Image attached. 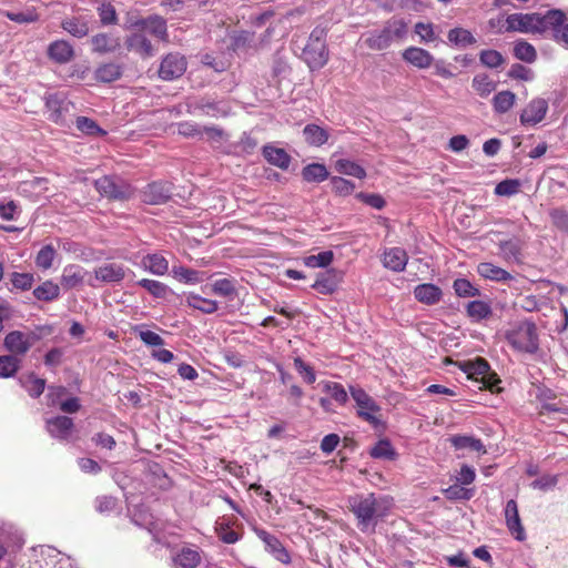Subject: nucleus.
I'll use <instances>...</instances> for the list:
<instances>
[{"instance_id":"21","label":"nucleus","mask_w":568,"mask_h":568,"mask_svg":"<svg viewBox=\"0 0 568 568\" xmlns=\"http://www.w3.org/2000/svg\"><path fill=\"white\" fill-rule=\"evenodd\" d=\"M171 186L163 182L148 184L142 192L143 202L152 205L163 204L171 197Z\"/></svg>"},{"instance_id":"27","label":"nucleus","mask_w":568,"mask_h":568,"mask_svg":"<svg viewBox=\"0 0 568 568\" xmlns=\"http://www.w3.org/2000/svg\"><path fill=\"white\" fill-rule=\"evenodd\" d=\"M442 290L432 283L419 284L414 290L415 298L426 305H434L442 298Z\"/></svg>"},{"instance_id":"41","label":"nucleus","mask_w":568,"mask_h":568,"mask_svg":"<svg viewBox=\"0 0 568 568\" xmlns=\"http://www.w3.org/2000/svg\"><path fill=\"white\" fill-rule=\"evenodd\" d=\"M33 296L42 302H51L60 296V286L48 280L33 290Z\"/></svg>"},{"instance_id":"8","label":"nucleus","mask_w":568,"mask_h":568,"mask_svg":"<svg viewBox=\"0 0 568 568\" xmlns=\"http://www.w3.org/2000/svg\"><path fill=\"white\" fill-rule=\"evenodd\" d=\"M94 186L102 196L111 200H128L133 193L131 185L115 175H104L95 180Z\"/></svg>"},{"instance_id":"53","label":"nucleus","mask_w":568,"mask_h":568,"mask_svg":"<svg viewBox=\"0 0 568 568\" xmlns=\"http://www.w3.org/2000/svg\"><path fill=\"white\" fill-rule=\"evenodd\" d=\"M467 314L474 321H481L491 314V308L484 301H471L467 304Z\"/></svg>"},{"instance_id":"52","label":"nucleus","mask_w":568,"mask_h":568,"mask_svg":"<svg viewBox=\"0 0 568 568\" xmlns=\"http://www.w3.org/2000/svg\"><path fill=\"white\" fill-rule=\"evenodd\" d=\"M334 260V253L332 251H323L316 255H308L303 258L305 266L310 268H324L327 267Z\"/></svg>"},{"instance_id":"26","label":"nucleus","mask_w":568,"mask_h":568,"mask_svg":"<svg viewBox=\"0 0 568 568\" xmlns=\"http://www.w3.org/2000/svg\"><path fill=\"white\" fill-rule=\"evenodd\" d=\"M92 50L98 53L115 52L120 45V38L109 33H98L91 38Z\"/></svg>"},{"instance_id":"46","label":"nucleus","mask_w":568,"mask_h":568,"mask_svg":"<svg viewBox=\"0 0 568 568\" xmlns=\"http://www.w3.org/2000/svg\"><path fill=\"white\" fill-rule=\"evenodd\" d=\"M329 173L324 164L312 163L303 168L302 176L306 182L320 183L328 178Z\"/></svg>"},{"instance_id":"39","label":"nucleus","mask_w":568,"mask_h":568,"mask_svg":"<svg viewBox=\"0 0 568 568\" xmlns=\"http://www.w3.org/2000/svg\"><path fill=\"white\" fill-rule=\"evenodd\" d=\"M471 87L480 98H487L496 90L497 83L486 73L473 78Z\"/></svg>"},{"instance_id":"51","label":"nucleus","mask_w":568,"mask_h":568,"mask_svg":"<svg viewBox=\"0 0 568 568\" xmlns=\"http://www.w3.org/2000/svg\"><path fill=\"white\" fill-rule=\"evenodd\" d=\"M75 126L79 131L91 136H104L106 131L99 126V124L87 116H78L75 120Z\"/></svg>"},{"instance_id":"58","label":"nucleus","mask_w":568,"mask_h":568,"mask_svg":"<svg viewBox=\"0 0 568 568\" xmlns=\"http://www.w3.org/2000/svg\"><path fill=\"white\" fill-rule=\"evenodd\" d=\"M453 288L459 297H474L479 295V290L476 288L468 280L457 278L454 281Z\"/></svg>"},{"instance_id":"31","label":"nucleus","mask_w":568,"mask_h":568,"mask_svg":"<svg viewBox=\"0 0 568 568\" xmlns=\"http://www.w3.org/2000/svg\"><path fill=\"white\" fill-rule=\"evenodd\" d=\"M201 561L200 551L196 548L184 547L173 557L174 568H196Z\"/></svg>"},{"instance_id":"3","label":"nucleus","mask_w":568,"mask_h":568,"mask_svg":"<svg viewBox=\"0 0 568 568\" xmlns=\"http://www.w3.org/2000/svg\"><path fill=\"white\" fill-rule=\"evenodd\" d=\"M407 33V23L403 19L393 18L379 30L365 32L361 40L371 50L382 51L392 45L393 42L402 40Z\"/></svg>"},{"instance_id":"17","label":"nucleus","mask_w":568,"mask_h":568,"mask_svg":"<svg viewBox=\"0 0 568 568\" xmlns=\"http://www.w3.org/2000/svg\"><path fill=\"white\" fill-rule=\"evenodd\" d=\"M74 428V423L68 416H54L45 420V429L52 438L69 440Z\"/></svg>"},{"instance_id":"64","label":"nucleus","mask_w":568,"mask_h":568,"mask_svg":"<svg viewBox=\"0 0 568 568\" xmlns=\"http://www.w3.org/2000/svg\"><path fill=\"white\" fill-rule=\"evenodd\" d=\"M294 367L307 384H313L316 381V374L313 367L301 357L294 358Z\"/></svg>"},{"instance_id":"61","label":"nucleus","mask_w":568,"mask_h":568,"mask_svg":"<svg viewBox=\"0 0 568 568\" xmlns=\"http://www.w3.org/2000/svg\"><path fill=\"white\" fill-rule=\"evenodd\" d=\"M520 190V182L515 179H507L499 182L495 187V193L500 196H511Z\"/></svg>"},{"instance_id":"5","label":"nucleus","mask_w":568,"mask_h":568,"mask_svg":"<svg viewBox=\"0 0 568 568\" xmlns=\"http://www.w3.org/2000/svg\"><path fill=\"white\" fill-rule=\"evenodd\" d=\"M348 390L356 404L357 416L374 427H377L381 424V419L377 416L382 409L381 406L357 385H349Z\"/></svg>"},{"instance_id":"36","label":"nucleus","mask_w":568,"mask_h":568,"mask_svg":"<svg viewBox=\"0 0 568 568\" xmlns=\"http://www.w3.org/2000/svg\"><path fill=\"white\" fill-rule=\"evenodd\" d=\"M173 276L185 284H197L209 278L205 272L187 268L184 266H174L172 268Z\"/></svg>"},{"instance_id":"57","label":"nucleus","mask_w":568,"mask_h":568,"mask_svg":"<svg viewBox=\"0 0 568 568\" xmlns=\"http://www.w3.org/2000/svg\"><path fill=\"white\" fill-rule=\"evenodd\" d=\"M474 493L473 488H465L462 485H452L444 490L446 498L450 500H469Z\"/></svg>"},{"instance_id":"54","label":"nucleus","mask_w":568,"mask_h":568,"mask_svg":"<svg viewBox=\"0 0 568 568\" xmlns=\"http://www.w3.org/2000/svg\"><path fill=\"white\" fill-rule=\"evenodd\" d=\"M55 254V248L51 244L42 246L36 256V265L43 271L49 270L53 264Z\"/></svg>"},{"instance_id":"44","label":"nucleus","mask_w":568,"mask_h":568,"mask_svg":"<svg viewBox=\"0 0 568 568\" xmlns=\"http://www.w3.org/2000/svg\"><path fill=\"white\" fill-rule=\"evenodd\" d=\"M321 385L323 387V392L328 394L338 405L344 406L348 402V393L342 384L324 381Z\"/></svg>"},{"instance_id":"1","label":"nucleus","mask_w":568,"mask_h":568,"mask_svg":"<svg viewBox=\"0 0 568 568\" xmlns=\"http://www.w3.org/2000/svg\"><path fill=\"white\" fill-rule=\"evenodd\" d=\"M349 507L362 532H374L377 524L390 514L394 499L387 495L367 493L348 499Z\"/></svg>"},{"instance_id":"32","label":"nucleus","mask_w":568,"mask_h":568,"mask_svg":"<svg viewBox=\"0 0 568 568\" xmlns=\"http://www.w3.org/2000/svg\"><path fill=\"white\" fill-rule=\"evenodd\" d=\"M61 27L64 31L79 39L88 36L90 31L89 20L84 17H72L64 19L61 23Z\"/></svg>"},{"instance_id":"25","label":"nucleus","mask_w":568,"mask_h":568,"mask_svg":"<svg viewBox=\"0 0 568 568\" xmlns=\"http://www.w3.org/2000/svg\"><path fill=\"white\" fill-rule=\"evenodd\" d=\"M85 274L87 272L82 266L69 264L62 271L61 285L65 290L74 288L83 283Z\"/></svg>"},{"instance_id":"48","label":"nucleus","mask_w":568,"mask_h":568,"mask_svg":"<svg viewBox=\"0 0 568 568\" xmlns=\"http://www.w3.org/2000/svg\"><path fill=\"white\" fill-rule=\"evenodd\" d=\"M335 170L341 174L354 176L361 180L366 176V171L363 166L346 159L337 160L335 162Z\"/></svg>"},{"instance_id":"38","label":"nucleus","mask_w":568,"mask_h":568,"mask_svg":"<svg viewBox=\"0 0 568 568\" xmlns=\"http://www.w3.org/2000/svg\"><path fill=\"white\" fill-rule=\"evenodd\" d=\"M305 141L312 146H322L328 141V132L316 124H307L303 129Z\"/></svg>"},{"instance_id":"56","label":"nucleus","mask_w":568,"mask_h":568,"mask_svg":"<svg viewBox=\"0 0 568 568\" xmlns=\"http://www.w3.org/2000/svg\"><path fill=\"white\" fill-rule=\"evenodd\" d=\"M479 61L483 65L490 69H497L505 63L503 54L491 49L480 51Z\"/></svg>"},{"instance_id":"22","label":"nucleus","mask_w":568,"mask_h":568,"mask_svg":"<svg viewBox=\"0 0 568 568\" xmlns=\"http://www.w3.org/2000/svg\"><path fill=\"white\" fill-rule=\"evenodd\" d=\"M407 262V252L402 247L386 248L382 256L383 266L396 273L403 272Z\"/></svg>"},{"instance_id":"42","label":"nucleus","mask_w":568,"mask_h":568,"mask_svg":"<svg viewBox=\"0 0 568 568\" xmlns=\"http://www.w3.org/2000/svg\"><path fill=\"white\" fill-rule=\"evenodd\" d=\"M215 530L217 534V537L224 542V544H235L240 540L241 536L237 531H235L232 528L231 520L226 518H220L216 521Z\"/></svg>"},{"instance_id":"62","label":"nucleus","mask_w":568,"mask_h":568,"mask_svg":"<svg viewBox=\"0 0 568 568\" xmlns=\"http://www.w3.org/2000/svg\"><path fill=\"white\" fill-rule=\"evenodd\" d=\"M331 184L333 191L338 195H349L355 190V184L353 182L341 176L331 178Z\"/></svg>"},{"instance_id":"2","label":"nucleus","mask_w":568,"mask_h":568,"mask_svg":"<svg viewBox=\"0 0 568 568\" xmlns=\"http://www.w3.org/2000/svg\"><path fill=\"white\" fill-rule=\"evenodd\" d=\"M566 20L561 10H548L541 13H511L505 19H498V32L544 33L561 27Z\"/></svg>"},{"instance_id":"35","label":"nucleus","mask_w":568,"mask_h":568,"mask_svg":"<svg viewBox=\"0 0 568 568\" xmlns=\"http://www.w3.org/2000/svg\"><path fill=\"white\" fill-rule=\"evenodd\" d=\"M19 384L27 390L29 396L38 398L45 388V381L36 376L33 373L21 375Z\"/></svg>"},{"instance_id":"43","label":"nucleus","mask_w":568,"mask_h":568,"mask_svg":"<svg viewBox=\"0 0 568 568\" xmlns=\"http://www.w3.org/2000/svg\"><path fill=\"white\" fill-rule=\"evenodd\" d=\"M516 102V94L509 90L500 91L493 98L494 111L498 114L508 112Z\"/></svg>"},{"instance_id":"14","label":"nucleus","mask_w":568,"mask_h":568,"mask_svg":"<svg viewBox=\"0 0 568 568\" xmlns=\"http://www.w3.org/2000/svg\"><path fill=\"white\" fill-rule=\"evenodd\" d=\"M131 27L143 32L146 31L163 41H166L169 37L166 20L158 14L138 19L131 23Z\"/></svg>"},{"instance_id":"33","label":"nucleus","mask_w":568,"mask_h":568,"mask_svg":"<svg viewBox=\"0 0 568 568\" xmlns=\"http://www.w3.org/2000/svg\"><path fill=\"white\" fill-rule=\"evenodd\" d=\"M184 302L187 306L199 310L204 314H213L217 311L219 305L216 301L202 297L194 293H184Z\"/></svg>"},{"instance_id":"47","label":"nucleus","mask_w":568,"mask_h":568,"mask_svg":"<svg viewBox=\"0 0 568 568\" xmlns=\"http://www.w3.org/2000/svg\"><path fill=\"white\" fill-rule=\"evenodd\" d=\"M452 445L456 449H469L473 452L485 453L484 445L480 439L466 435H455L450 439Z\"/></svg>"},{"instance_id":"60","label":"nucleus","mask_w":568,"mask_h":568,"mask_svg":"<svg viewBox=\"0 0 568 568\" xmlns=\"http://www.w3.org/2000/svg\"><path fill=\"white\" fill-rule=\"evenodd\" d=\"M212 292L219 296L231 297L235 294L234 282L230 278H221L212 284Z\"/></svg>"},{"instance_id":"15","label":"nucleus","mask_w":568,"mask_h":568,"mask_svg":"<svg viewBox=\"0 0 568 568\" xmlns=\"http://www.w3.org/2000/svg\"><path fill=\"white\" fill-rule=\"evenodd\" d=\"M505 524L510 535L518 541L526 540V531L521 524V519L518 511V505L514 499H509L506 503L504 509Z\"/></svg>"},{"instance_id":"6","label":"nucleus","mask_w":568,"mask_h":568,"mask_svg":"<svg viewBox=\"0 0 568 568\" xmlns=\"http://www.w3.org/2000/svg\"><path fill=\"white\" fill-rule=\"evenodd\" d=\"M506 338L514 348L527 353H534L538 347L536 326L530 322L520 323L508 331Z\"/></svg>"},{"instance_id":"30","label":"nucleus","mask_w":568,"mask_h":568,"mask_svg":"<svg viewBox=\"0 0 568 568\" xmlns=\"http://www.w3.org/2000/svg\"><path fill=\"white\" fill-rule=\"evenodd\" d=\"M195 110H199L202 114L220 118L230 114V106L223 101L201 100L195 104Z\"/></svg>"},{"instance_id":"45","label":"nucleus","mask_w":568,"mask_h":568,"mask_svg":"<svg viewBox=\"0 0 568 568\" xmlns=\"http://www.w3.org/2000/svg\"><path fill=\"white\" fill-rule=\"evenodd\" d=\"M136 285L144 288L155 298H165L172 292L166 284L155 280L142 278L136 282Z\"/></svg>"},{"instance_id":"29","label":"nucleus","mask_w":568,"mask_h":568,"mask_svg":"<svg viewBox=\"0 0 568 568\" xmlns=\"http://www.w3.org/2000/svg\"><path fill=\"white\" fill-rule=\"evenodd\" d=\"M477 272L480 276L496 282L505 283L514 278L509 272L489 262L479 263Z\"/></svg>"},{"instance_id":"16","label":"nucleus","mask_w":568,"mask_h":568,"mask_svg":"<svg viewBox=\"0 0 568 568\" xmlns=\"http://www.w3.org/2000/svg\"><path fill=\"white\" fill-rule=\"evenodd\" d=\"M343 281V272L336 268H328L316 275V280L312 285L316 292L323 295L333 294Z\"/></svg>"},{"instance_id":"55","label":"nucleus","mask_w":568,"mask_h":568,"mask_svg":"<svg viewBox=\"0 0 568 568\" xmlns=\"http://www.w3.org/2000/svg\"><path fill=\"white\" fill-rule=\"evenodd\" d=\"M20 367V359L14 355L0 356V377L13 376Z\"/></svg>"},{"instance_id":"40","label":"nucleus","mask_w":568,"mask_h":568,"mask_svg":"<svg viewBox=\"0 0 568 568\" xmlns=\"http://www.w3.org/2000/svg\"><path fill=\"white\" fill-rule=\"evenodd\" d=\"M94 75L98 81L109 83L122 75V67L115 62L104 63L95 70Z\"/></svg>"},{"instance_id":"7","label":"nucleus","mask_w":568,"mask_h":568,"mask_svg":"<svg viewBox=\"0 0 568 568\" xmlns=\"http://www.w3.org/2000/svg\"><path fill=\"white\" fill-rule=\"evenodd\" d=\"M468 378L481 383L485 388H493L499 382L497 375L490 371L488 362L481 357L464 361L458 364Z\"/></svg>"},{"instance_id":"4","label":"nucleus","mask_w":568,"mask_h":568,"mask_svg":"<svg viewBox=\"0 0 568 568\" xmlns=\"http://www.w3.org/2000/svg\"><path fill=\"white\" fill-rule=\"evenodd\" d=\"M325 38L326 31L320 27H316L310 34L302 57L311 70L322 69L328 61V50L325 44Z\"/></svg>"},{"instance_id":"20","label":"nucleus","mask_w":568,"mask_h":568,"mask_svg":"<svg viewBox=\"0 0 568 568\" xmlns=\"http://www.w3.org/2000/svg\"><path fill=\"white\" fill-rule=\"evenodd\" d=\"M125 45L129 51H133L141 58L146 59L155 54V49L143 31L136 29L125 39Z\"/></svg>"},{"instance_id":"28","label":"nucleus","mask_w":568,"mask_h":568,"mask_svg":"<svg viewBox=\"0 0 568 568\" xmlns=\"http://www.w3.org/2000/svg\"><path fill=\"white\" fill-rule=\"evenodd\" d=\"M48 55L58 63H67L73 58L74 50L68 41L57 40L49 45Z\"/></svg>"},{"instance_id":"13","label":"nucleus","mask_w":568,"mask_h":568,"mask_svg":"<svg viewBox=\"0 0 568 568\" xmlns=\"http://www.w3.org/2000/svg\"><path fill=\"white\" fill-rule=\"evenodd\" d=\"M255 535L263 541L265 550L283 564L291 562V556L280 539L263 528L255 527Z\"/></svg>"},{"instance_id":"11","label":"nucleus","mask_w":568,"mask_h":568,"mask_svg":"<svg viewBox=\"0 0 568 568\" xmlns=\"http://www.w3.org/2000/svg\"><path fill=\"white\" fill-rule=\"evenodd\" d=\"M48 118L57 124H64L67 114L73 109V104L61 93L49 94L45 99Z\"/></svg>"},{"instance_id":"23","label":"nucleus","mask_w":568,"mask_h":568,"mask_svg":"<svg viewBox=\"0 0 568 568\" xmlns=\"http://www.w3.org/2000/svg\"><path fill=\"white\" fill-rule=\"evenodd\" d=\"M402 57L404 61L417 69H428L434 62L433 54L419 47H408L403 51Z\"/></svg>"},{"instance_id":"10","label":"nucleus","mask_w":568,"mask_h":568,"mask_svg":"<svg viewBox=\"0 0 568 568\" xmlns=\"http://www.w3.org/2000/svg\"><path fill=\"white\" fill-rule=\"evenodd\" d=\"M126 275L133 276L134 273L129 267L116 262L103 263L94 268L95 280L106 284L120 283Z\"/></svg>"},{"instance_id":"18","label":"nucleus","mask_w":568,"mask_h":568,"mask_svg":"<svg viewBox=\"0 0 568 568\" xmlns=\"http://www.w3.org/2000/svg\"><path fill=\"white\" fill-rule=\"evenodd\" d=\"M525 246L524 240L513 236L507 240H501L498 243L499 255L507 263L519 264L523 262V250Z\"/></svg>"},{"instance_id":"12","label":"nucleus","mask_w":568,"mask_h":568,"mask_svg":"<svg viewBox=\"0 0 568 568\" xmlns=\"http://www.w3.org/2000/svg\"><path fill=\"white\" fill-rule=\"evenodd\" d=\"M36 341L33 333L13 331L4 337V347L14 356H23Z\"/></svg>"},{"instance_id":"50","label":"nucleus","mask_w":568,"mask_h":568,"mask_svg":"<svg viewBox=\"0 0 568 568\" xmlns=\"http://www.w3.org/2000/svg\"><path fill=\"white\" fill-rule=\"evenodd\" d=\"M371 456L376 459L393 460L396 452L388 439L378 440L369 452Z\"/></svg>"},{"instance_id":"24","label":"nucleus","mask_w":568,"mask_h":568,"mask_svg":"<svg viewBox=\"0 0 568 568\" xmlns=\"http://www.w3.org/2000/svg\"><path fill=\"white\" fill-rule=\"evenodd\" d=\"M140 266L153 275L163 276L169 271V261L160 253H152L142 257Z\"/></svg>"},{"instance_id":"9","label":"nucleus","mask_w":568,"mask_h":568,"mask_svg":"<svg viewBox=\"0 0 568 568\" xmlns=\"http://www.w3.org/2000/svg\"><path fill=\"white\" fill-rule=\"evenodd\" d=\"M187 62L184 55L178 52L166 54L159 68V77L164 81L181 78L186 71Z\"/></svg>"},{"instance_id":"37","label":"nucleus","mask_w":568,"mask_h":568,"mask_svg":"<svg viewBox=\"0 0 568 568\" xmlns=\"http://www.w3.org/2000/svg\"><path fill=\"white\" fill-rule=\"evenodd\" d=\"M447 38L450 44L462 49L477 43V40L471 32L464 28H454L449 30Z\"/></svg>"},{"instance_id":"19","label":"nucleus","mask_w":568,"mask_h":568,"mask_svg":"<svg viewBox=\"0 0 568 568\" xmlns=\"http://www.w3.org/2000/svg\"><path fill=\"white\" fill-rule=\"evenodd\" d=\"M548 111V102L542 98L531 100L520 114L524 125H535L544 120Z\"/></svg>"},{"instance_id":"49","label":"nucleus","mask_w":568,"mask_h":568,"mask_svg":"<svg viewBox=\"0 0 568 568\" xmlns=\"http://www.w3.org/2000/svg\"><path fill=\"white\" fill-rule=\"evenodd\" d=\"M514 55L516 59L526 63H532L537 59V52L532 44L525 40L516 41L514 44Z\"/></svg>"},{"instance_id":"63","label":"nucleus","mask_w":568,"mask_h":568,"mask_svg":"<svg viewBox=\"0 0 568 568\" xmlns=\"http://www.w3.org/2000/svg\"><path fill=\"white\" fill-rule=\"evenodd\" d=\"M135 333L138 334L139 338L148 346L156 347L164 345V339L153 331L136 327Z\"/></svg>"},{"instance_id":"34","label":"nucleus","mask_w":568,"mask_h":568,"mask_svg":"<svg viewBox=\"0 0 568 568\" xmlns=\"http://www.w3.org/2000/svg\"><path fill=\"white\" fill-rule=\"evenodd\" d=\"M263 155L266 161L282 170H286L290 165L291 158L284 149L265 145L263 148Z\"/></svg>"},{"instance_id":"59","label":"nucleus","mask_w":568,"mask_h":568,"mask_svg":"<svg viewBox=\"0 0 568 568\" xmlns=\"http://www.w3.org/2000/svg\"><path fill=\"white\" fill-rule=\"evenodd\" d=\"M98 14L103 26L115 24L118 21L115 8L110 2H102L98 7Z\"/></svg>"}]
</instances>
